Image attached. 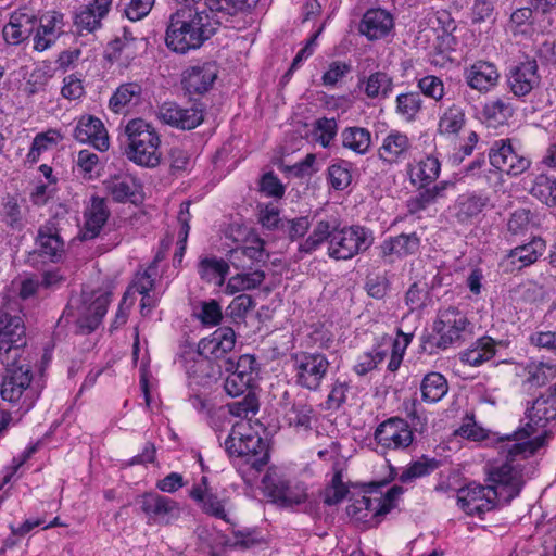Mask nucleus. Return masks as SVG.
Listing matches in <instances>:
<instances>
[{
	"label": "nucleus",
	"instance_id": "nucleus-1",
	"mask_svg": "<svg viewBox=\"0 0 556 556\" xmlns=\"http://www.w3.org/2000/svg\"><path fill=\"white\" fill-rule=\"evenodd\" d=\"M544 444V437L532 441L507 444L503 452L505 462L489 471L486 486L470 483L457 492V504L468 515H481L494 508L495 500L508 504L519 495L523 484V460L533 455Z\"/></svg>",
	"mask_w": 556,
	"mask_h": 556
},
{
	"label": "nucleus",
	"instance_id": "nucleus-2",
	"mask_svg": "<svg viewBox=\"0 0 556 556\" xmlns=\"http://www.w3.org/2000/svg\"><path fill=\"white\" fill-rule=\"evenodd\" d=\"M220 20L212 11L200 10L194 4L176 9L168 17L165 43L176 53L185 54L201 48L217 31Z\"/></svg>",
	"mask_w": 556,
	"mask_h": 556
},
{
	"label": "nucleus",
	"instance_id": "nucleus-3",
	"mask_svg": "<svg viewBox=\"0 0 556 556\" xmlns=\"http://www.w3.org/2000/svg\"><path fill=\"white\" fill-rule=\"evenodd\" d=\"M128 146L125 150L127 157L134 163L155 167L160 164V137L155 129L142 118H135L125 127Z\"/></svg>",
	"mask_w": 556,
	"mask_h": 556
},
{
	"label": "nucleus",
	"instance_id": "nucleus-4",
	"mask_svg": "<svg viewBox=\"0 0 556 556\" xmlns=\"http://www.w3.org/2000/svg\"><path fill=\"white\" fill-rule=\"evenodd\" d=\"M5 376L1 383V396L11 403L21 402V409L28 412L38 400L40 390L31 383V366L23 356L12 365H3Z\"/></svg>",
	"mask_w": 556,
	"mask_h": 556
},
{
	"label": "nucleus",
	"instance_id": "nucleus-5",
	"mask_svg": "<svg viewBox=\"0 0 556 556\" xmlns=\"http://www.w3.org/2000/svg\"><path fill=\"white\" fill-rule=\"evenodd\" d=\"M225 450L230 456L244 458V463L260 472L269 462V447L263 438L242 422H237L227 439Z\"/></svg>",
	"mask_w": 556,
	"mask_h": 556
},
{
	"label": "nucleus",
	"instance_id": "nucleus-6",
	"mask_svg": "<svg viewBox=\"0 0 556 556\" xmlns=\"http://www.w3.org/2000/svg\"><path fill=\"white\" fill-rule=\"evenodd\" d=\"M528 421L511 434L514 443H523L532 441L531 435L536 433L539 429L545 428L546 425L556 418V383L549 387L545 393L533 401L531 407L526 410ZM544 437V444L547 438V431L539 434ZM538 438V435H536ZM535 437L533 438V440Z\"/></svg>",
	"mask_w": 556,
	"mask_h": 556
},
{
	"label": "nucleus",
	"instance_id": "nucleus-7",
	"mask_svg": "<svg viewBox=\"0 0 556 556\" xmlns=\"http://www.w3.org/2000/svg\"><path fill=\"white\" fill-rule=\"evenodd\" d=\"M374 242L370 230L362 226L333 227L328 244V255L338 261H348L368 250Z\"/></svg>",
	"mask_w": 556,
	"mask_h": 556
},
{
	"label": "nucleus",
	"instance_id": "nucleus-8",
	"mask_svg": "<svg viewBox=\"0 0 556 556\" xmlns=\"http://www.w3.org/2000/svg\"><path fill=\"white\" fill-rule=\"evenodd\" d=\"M111 294L102 292L99 295L83 293L79 299L72 300L64 311L67 317H74L81 333H90L100 325L106 314Z\"/></svg>",
	"mask_w": 556,
	"mask_h": 556
},
{
	"label": "nucleus",
	"instance_id": "nucleus-9",
	"mask_svg": "<svg viewBox=\"0 0 556 556\" xmlns=\"http://www.w3.org/2000/svg\"><path fill=\"white\" fill-rule=\"evenodd\" d=\"M26 345V328L23 318L17 314L0 309V364L12 365L24 354Z\"/></svg>",
	"mask_w": 556,
	"mask_h": 556
},
{
	"label": "nucleus",
	"instance_id": "nucleus-10",
	"mask_svg": "<svg viewBox=\"0 0 556 556\" xmlns=\"http://www.w3.org/2000/svg\"><path fill=\"white\" fill-rule=\"evenodd\" d=\"M254 365L255 358L249 354L241 355L237 361L225 359L218 363L219 371L228 374L224 389L229 396H240L250 390L254 381Z\"/></svg>",
	"mask_w": 556,
	"mask_h": 556
},
{
	"label": "nucleus",
	"instance_id": "nucleus-11",
	"mask_svg": "<svg viewBox=\"0 0 556 556\" xmlns=\"http://www.w3.org/2000/svg\"><path fill=\"white\" fill-rule=\"evenodd\" d=\"M329 361L321 353L302 352L293 356L295 383L303 389L317 391L325 378Z\"/></svg>",
	"mask_w": 556,
	"mask_h": 556
},
{
	"label": "nucleus",
	"instance_id": "nucleus-12",
	"mask_svg": "<svg viewBox=\"0 0 556 556\" xmlns=\"http://www.w3.org/2000/svg\"><path fill=\"white\" fill-rule=\"evenodd\" d=\"M136 503L148 525L168 526L180 516L178 503L157 492H146L137 496Z\"/></svg>",
	"mask_w": 556,
	"mask_h": 556
},
{
	"label": "nucleus",
	"instance_id": "nucleus-13",
	"mask_svg": "<svg viewBox=\"0 0 556 556\" xmlns=\"http://www.w3.org/2000/svg\"><path fill=\"white\" fill-rule=\"evenodd\" d=\"M375 440L383 452L404 451L413 444L414 432L405 419L392 417L376 428Z\"/></svg>",
	"mask_w": 556,
	"mask_h": 556
},
{
	"label": "nucleus",
	"instance_id": "nucleus-14",
	"mask_svg": "<svg viewBox=\"0 0 556 556\" xmlns=\"http://www.w3.org/2000/svg\"><path fill=\"white\" fill-rule=\"evenodd\" d=\"M236 344V333L230 327H222L216 329L208 338L202 339L198 344V353L203 358L197 362L202 367L207 365L208 359H214L216 364L223 363L225 359H233L228 354L233 350Z\"/></svg>",
	"mask_w": 556,
	"mask_h": 556
},
{
	"label": "nucleus",
	"instance_id": "nucleus-15",
	"mask_svg": "<svg viewBox=\"0 0 556 556\" xmlns=\"http://www.w3.org/2000/svg\"><path fill=\"white\" fill-rule=\"evenodd\" d=\"M469 325L467 317L455 307H448L440 312L434 323V331L439 334L437 346L447 349L464 340L466 328Z\"/></svg>",
	"mask_w": 556,
	"mask_h": 556
},
{
	"label": "nucleus",
	"instance_id": "nucleus-16",
	"mask_svg": "<svg viewBox=\"0 0 556 556\" xmlns=\"http://www.w3.org/2000/svg\"><path fill=\"white\" fill-rule=\"evenodd\" d=\"M489 160L493 167L511 176L525 173L531 165L530 159L519 154L509 140L495 141L490 149Z\"/></svg>",
	"mask_w": 556,
	"mask_h": 556
},
{
	"label": "nucleus",
	"instance_id": "nucleus-17",
	"mask_svg": "<svg viewBox=\"0 0 556 556\" xmlns=\"http://www.w3.org/2000/svg\"><path fill=\"white\" fill-rule=\"evenodd\" d=\"M157 117L172 127L190 130L203 122L204 115L203 110L195 105L184 108L175 102H165L159 108Z\"/></svg>",
	"mask_w": 556,
	"mask_h": 556
},
{
	"label": "nucleus",
	"instance_id": "nucleus-18",
	"mask_svg": "<svg viewBox=\"0 0 556 556\" xmlns=\"http://www.w3.org/2000/svg\"><path fill=\"white\" fill-rule=\"evenodd\" d=\"M35 242L39 256L52 263L62 261L64 240L60 236L56 218H50L39 227Z\"/></svg>",
	"mask_w": 556,
	"mask_h": 556
},
{
	"label": "nucleus",
	"instance_id": "nucleus-19",
	"mask_svg": "<svg viewBox=\"0 0 556 556\" xmlns=\"http://www.w3.org/2000/svg\"><path fill=\"white\" fill-rule=\"evenodd\" d=\"M388 481L381 480L377 482H370L365 490L368 503L366 505L367 518L380 517L388 514L396 503V500L403 494L404 489L401 485L391 486L383 495L380 489L386 486Z\"/></svg>",
	"mask_w": 556,
	"mask_h": 556
},
{
	"label": "nucleus",
	"instance_id": "nucleus-20",
	"mask_svg": "<svg viewBox=\"0 0 556 556\" xmlns=\"http://www.w3.org/2000/svg\"><path fill=\"white\" fill-rule=\"evenodd\" d=\"M538 70V63L534 59L511 66L507 75L510 91L519 98L529 94L540 85L541 78Z\"/></svg>",
	"mask_w": 556,
	"mask_h": 556
},
{
	"label": "nucleus",
	"instance_id": "nucleus-21",
	"mask_svg": "<svg viewBox=\"0 0 556 556\" xmlns=\"http://www.w3.org/2000/svg\"><path fill=\"white\" fill-rule=\"evenodd\" d=\"M37 16L27 8L14 11L10 22L3 27V38L10 45H18L36 29Z\"/></svg>",
	"mask_w": 556,
	"mask_h": 556
},
{
	"label": "nucleus",
	"instance_id": "nucleus-22",
	"mask_svg": "<svg viewBox=\"0 0 556 556\" xmlns=\"http://www.w3.org/2000/svg\"><path fill=\"white\" fill-rule=\"evenodd\" d=\"M217 74V66L212 62L191 66L184 72V88L191 96L203 94L213 87Z\"/></svg>",
	"mask_w": 556,
	"mask_h": 556
},
{
	"label": "nucleus",
	"instance_id": "nucleus-23",
	"mask_svg": "<svg viewBox=\"0 0 556 556\" xmlns=\"http://www.w3.org/2000/svg\"><path fill=\"white\" fill-rule=\"evenodd\" d=\"M64 14L58 11L47 12L40 17L34 36V49L42 52L49 49L64 33Z\"/></svg>",
	"mask_w": 556,
	"mask_h": 556
},
{
	"label": "nucleus",
	"instance_id": "nucleus-24",
	"mask_svg": "<svg viewBox=\"0 0 556 556\" xmlns=\"http://www.w3.org/2000/svg\"><path fill=\"white\" fill-rule=\"evenodd\" d=\"M73 136L77 141L90 143L99 151H106L110 147L109 135L103 123L91 115L80 117Z\"/></svg>",
	"mask_w": 556,
	"mask_h": 556
},
{
	"label": "nucleus",
	"instance_id": "nucleus-25",
	"mask_svg": "<svg viewBox=\"0 0 556 556\" xmlns=\"http://www.w3.org/2000/svg\"><path fill=\"white\" fill-rule=\"evenodd\" d=\"M265 490L271 501L282 507H293L307 500V492L303 484L291 485L283 480L264 479Z\"/></svg>",
	"mask_w": 556,
	"mask_h": 556
},
{
	"label": "nucleus",
	"instance_id": "nucleus-26",
	"mask_svg": "<svg viewBox=\"0 0 556 556\" xmlns=\"http://www.w3.org/2000/svg\"><path fill=\"white\" fill-rule=\"evenodd\" d=\"M412 150V141L406 134L391 130L378 150L379 159L386 164H397L406 161Z\"/></svg>",
	"mask_w": 556,
	"mask_h": 556
},
{
	"label": "nucleus",
	"instance_id": "nucleus-27",
	"mask_svg": "<svg viewBox=\"0 0 556 556\" xmlns=\"http://www.w3.org/2000/svg\"><path fill=\"white\" fill-rule=\"evenodd\" d=\"M420 247V238L416 232L401 233L395 237L386 239L380 249V256L386 263L392 264L395 258L405 257L418 252Z\"/></svg>",
	"mask_w": 556,
	"mask_h": 556
},
{
	"label": "nucleus",
	"instance_id": "nucleus-28",
	"mask_svg": "<svg viewBox=\"0 0 556 556\" xmlns=\"http://www.w3.org/2000/svg\"><path fill=\"white\" fill-rule=\"evenodd\" d=\"M393 16L386 10L369 9L363 15L358 30L369 40L386 37L393 28Z\"/></svg>",
	"mask_w": 556,
	"mask_h": 556
},
{
	"label": "nucleus",
	"instance_id": "nucleus-29",
	"mask_svg": "<svg viewBox=\"0 0 556 556\" xmlns=\"http://www.w3.org/2000/svg\"><path fill=\"white\" fill-rule=\"evenodd\" d=\"M113 0H92L83 7L74 17V25L79 34L93 33L101 27V21L110 12Z\"/></svg>",
	"mask_w": 556,
	"mask_h": 556
},
{
	"label": "nucleus",
	"instance_id": "nucleus-30",
	"mask_svg": "<svg viewBox=\"0 0 556 556\" xmlns=\"http://www.w3.org/2000/svg\"><path fill=\"white\" fill-rule=\"evenodd\" d=\"M190 497L200 504L204 514L233 526L226 513V507L229 503L228 497L220 498L212 492L211 488H202V485L193 486L190 491Z\"/></svg>",
	"mask_w": 556,
	"mask_h": 556
},
{
	"label": "nucleus",
	"instance_id": "nucleus-31",
	"mask_svg": "<svg viewBox=\"0 0 556 556\" xmlns=\"http://www.w3.org/2000/svg\"><path fill=\"white\" fill-rule=\"evenodd\" d=\"M85 227L83 238L90 240L96 238L110 216V210L103 198L93 195L90 199V204L86 207L85 213Z\"/></svg>",
	"mask_w": 556,
	"mask_h": 556
},
{
	"label": "nucleus",
	"instance_id": "nucleus-32",
	"mask_svg": "<svg viewBox=\"0 0 556 556\" xmlns=\"http://www.w3.org/2000/svg\"><path fill=\"white\" fill-rule=\"evenodd\" d=\"M500 74L495 65L484 61L476 62L466 74L468 85L480 92H486L493 88Z\"/></svg>",
	"mask_w": 556,
	"mask_h": 556
},
{
	"label": "nucleus",
	"instance_id": "nucleus-33",
	"mask_svg": "<svg viewBox=\"0 0 556 556\" xmlns=\"http://www.w3.org/2000/svg\"><path fill=\"white\" fill-rule=\"evenodd\" d=\"M142 91V86L137 81L122 84L110 98L109 108L121 113L129 105H137L141 101Z\"/></svg>",
	"mask_w": 556,
	"mask_h": 556
},
{
	"label": "nucleus",
	"instance_id": "nucleus-34",
	"mask_svg": "<svg viewBox=\"0 0 556 556\" xmlns=\"http://www.w3.org/2000/svg\"><path fill=\"white\" fill-rule=\"evenodd\" d=\"M142 47V39H130V41L112 40L108 45L106 56L111 62L128 66L137 58Z\"/></svg>",
	"mask_w": 556,
	"mask_h": 556
},
{
	"label": "nucleus",
	"instance_id": "nucleus-35",
	"mask_svg": "<svg viewBox=\"0 0 556 556\" xmlns=\"http://www.w3.org/2000/svg\"><path fill=\"white\" fill-rule=\"evenodd\" d=\"M342 146L356 154H366L371 147V134L367 128L352 126L341 131Z\"/></svg>",
	"mask_w": 556,
	"mask_h": 556
},
{
	"label": "nucleus",
	"instance_id": "nucleus-36",
	"mask_svg": "<svg viewBox=\"0 0 556 556\" xmlns=\"http://www.w3.org/2000/svg\"><path fill=\"white\" fill-rule=\"evenodd\" d=\"M495 355V342L490 337L478 339L471 348L460 354V361L470 366H480Z\"/></svg>",
	"mask_w": 556,
	"mask_h": 556
},
{
	"label": "nucleus",
	"instance_id": "nucleus-37",
	"mask_svg": "<svg viewBox=\"0 0 556 556\" xmlns=\"http://www.w3.org/2000/svg\"><path fill=\"white\" fill-rule=\"evenodd\" d=\"M420 391L424 402L437 403L447 393L448 383L442 374L432 371L421 380Z\"/></svg>",
	"mask_w": 556,
	"mask_h": 556
},
{
	"label": "nucleus",
	"instance_id": "nucleus-38",
	"mask_svg": "<svg viewBox=\"0 0 556 556\" xmlns=\"http://www.w3.org/2000/svg\"><path fill=\"white\" fill-rule=\"evenodd\" d=\"M546 249L545 241L541 238H534L530 242L518 245L508 252V258L518 261L519 268L534 264Z\"/></svg>",
	"mask_w": 556,
	"mask_h": 556
},
{
	"label": "nucleus",
	"instance_id": "nucleus-39",
	"mask_svg": "<svg viewBox=\"0 0 556 556\" xmlns=\"http://www.w3.org/2000/svg\"><path fill=\"white\" fill-rule=\"evenodd\" d=\"M106 192L115 202H126L135 195L137 190L136 180L128 175L112 176L103 182Z\"/></svg>",
	"mask_w": 556,
	"mask_h": 556
},
{
	"label": "nucleus",
	"instance_id": "nucleus-40",
	"mask_svg": "<svg viewBox=\"0 0 556 556\" xmlns=\"http://www.w3.org/2000/svg\"><path fill=\"white\" fill-rule=\"evenodd\" d=\"M488 203V198L475 193L462 194L455 204V216L460 223H466L480 214Z\"/></svg>",
	"mask_w": 556,
	"mask_h": 556
},
{
	"label": "nucleus",
	"instance_id": "nucleus-41",
	"mask_svg": "<svg viewBox=\"0 0 556 556\" xmlns=\"http://www.w3.org/2000/svg\"><path fill=\"white\" fill-rule=\"evenodd\" d=\"M260 0H207L208 9L212 14L219 20L224 16H233L240 12H244L254 8Z\"/></svg>",
	"mask_w": 556,
	"mask_h": 556
},
{
	"label": "nucleus",
	"instance_id": "nucleus-42",
	"mask_svg": "<svg viewBox=\"0 0 556 556\" xmlns=\"http://www.w3.org/2000/svg\"><path fill=\"white\" fill-rule=\"evenodd\" d=\"M530 193L549 207L556 206V178L540 174L534 178Z\"/></svg>",
	"mask_w": 556,
	"mask_h": 556
},
{
	"label": "nucleus",
	"instance_id": "nucleus-43",
	"mask_svg": "<svg viewBox=\"0 0 556 556\" xmlns=\"http://www.w3.org/2000/svg\"><path fill=\"white\" fill-rule=\"evenodd\" d=\"M264 247L265 241L257 236L248 237L245 244L239 247L245 260L252 263V269L267 264L269 254Z\"/></svg>",
	"mask_w": 556,
	"mask_h": 556
},
{
	"label": "nucleus",
	"instance_id": "nucleus-44",
	"mask_svg": "<svg viewBox=\"0 0 556 556\" xmlns=\"http://www.w3.org/2000/svg\"><path fill=\"white\" fill-rule=\"evenodd\" d=\"M465 125V113L462 108L452 104L439 119L438 130L441 135H457Z\"/></svg>",
	"mask_w": 556,
	"mask_h": 556
},
{
	"label": "nucleus",
	"instance_id": "nucleus-45",
	"mask_svg": "<svg viewBox=\"0 0 556 556\" xmlns=\"http://www.w3.org/2000/svg\"><path fill=\"white\" fill-rule=\"evenodd\" d=\"M229 271V264L224 260L205 257L199 263V274L206 281L223 283Z\"/></svg>",
	"mask_w": 556,
	"mask_h": 556
},
{
	"label": "nucleus",
	"instance_id": "nucleus-46",
	"mask_svg": "<svg viewBox=\"0 0 556 556\" xmlns=\"http://www.w3.org/2000/svg\"><path fill=\"white\" fill-rule=\"evenodd\" d=\"M393 87L392 78L384 72H375L365 81V93L370 99L387 98Z\"/></svg>",
	"mask_w": 556,
	"mask_h": 556
},
{
	"label": "nucleus",
	"instance_id": "nucleus-47",
	"mask_svg": "<svg viewBox=\"0 0 556 556\" xmlns=\"http://www.w3.org/2000/svg\"><path fill=\"white\" fill-rule=\"evenodd\" d=\"M422 100L418 92L401 93L396 97L395 112L406 122L415 121L421 110Z\"/></svg>",
	"mask_w": 556,
	"mask_h": 556
},
{
	"label": "nucleus",
	"instance_id": "nucleus-48",
	"mask_svg": "<svg viewBox=\"0 0 556 556\" xmlns=\"http://www.w3.org/2000/svg\"><path fill=\"white\" fill-rule=\"evenodd\" d=\"M332 228L329 222L319 220L314 227L313 232L300 244L299 250L304 253L316 251L326 240L330 241Z\"/></svg>",
	"mask_w": 556,
	"mask_h": 556
},
{
	"label": "nucleus",
	"instance_id": "nucleus-49",
	"mask_svg": "<svg viewBox=\"0 0 556 556\" xmlns=\"http://www.w3.org/2000/svg\"><path fill=\"white\" fill-rule=\"evenodd\" d=\"M437 460L422 457L412 463L406 469L403 470V472L400 476V481L402 483L412 482L416 478L429 475L437 468Z\"/></svg>",
	"mask_w": 556,
	"mask_h": 556
},
{
	"label": "nucleus",
	"instance_id": "nucleus-50",
	"mask_svg": "<svg viewBox=\"0 0 556 556\" xmlns=\"http://www.w3.org/2000/svg\"><path fill=\"white\" fill-rule=\"evenodd\" d=\"M255 306L253 298L249 294L242 293L237 295L228 305L226 315L229 316L233 323H242L247 314Z\"/></svg>",
	"mask_w": 556,
	"mask_h": 556
},
{
	"label": "nucleus",
	"instance_id": "nucleus-51",
	"mask_svg": "<svg viewBox=\"0 0 556 556\" xmlns=\"http://www.w3.org/2000/svg\"><path fill=\"white\" fill-rule=\"evenodd\" d=\"M258 400L254 392L249 390L241 401L228 405L229 413L236 417L250 418L258 412Z\"/></svg>",
	"mask_w": 556,
	"mask_h": 556
},
{
	"label": "nucleus",
	"instance_id": "nucleus-52",
	"mask_svg": "<svg viewBox=\"0 0 556 556\" xmlns=\"http://www.w3.org/2000/svg\"><path fill=\"white\" fill-rule=\"evenodd\" d=\"M337 122L334 118H319L314 123L313 136L324 148H327L337 135Z\"/></svg>",
	"mask_w": 556,
	"mask_h": 556
},
{
	"label": "nucleus",
	"instance_id": "nucleus-53",
	"mask_svg": "<svg viewBox=\"0 0 556 556\" xmlns=\"http://www.w3.org/2000/svg\"><path fill=\"white\" fill-rule=\"evenodd\" d=\"M2 219L12 230L20 231L24 227L21 207L12 197H8L2 204Z\"/></svg>",
	"mask_w": 556,
	"mask_h": 556
},
{
	"label": "nucleus",
	"instance_id": "nucleus-54",
	"mask_svg": "<svg viewBox=\"0 0 556 556\" xmlns=\"http://www.w3.org/2000/svg\"><path fill=\"white\" fill-rule=\"evenodd\" d=\"M482 112L486 119H491L496 123H503L513 115L514 109L509 102H505L502 99H496L485 103Z\"/></svg>",
	"mask_w": 556,
	"mask_h": 556
},
{
	"label": "nucleus",
	"instance_id": "nucleus-55",
	"mask_svg": "<svg viewBox=\"0 0 556 556\" xmlns=\"http://www.w3.org/2000/svg\"><path fill=\"white\" fill-rule=\"evenodd\" d=\"M331 186L337 190L345 189L352 181L350 164L345 161L332 164L328 169Z\"/></svg>",
	"mask_w": 556,
	"mask_h": 556
},
{
	"label": "nucleus",
	"instance_id": "nucleus-56",
	"mask_svg": "<svg viewBox=\"0 0 556 556\" xmlns=\"http://www.w3.org/2000/svg\"><path fill=\"white\" fill-rule=\"evenodd\" d=\"M287 416L291 426L311 429L314 409L306 404H293Z\"/></svg>",
	"mask_w": 556,
	"mask_h": 556
},
{
	"label": "nucleus",
	"instance_id": "nucleus-57",
	"mask_svg": "<svg viewBox=\"0 0 556 556\" xmlns=\"http://www.w3.org/2000/svg\"><path fill=\"white\" fill-rule=\"evenodd\" d=\"M418 88L424 96L440 101L444 96L443 81L433 75H427L418 80Z\"/></svg>",
	"mask_w": 556,
	"mask_h": 556
},
{
	"label": "nucleus",
	"instance_id": "nucleus-58",
	"mask_svg": "<svg viewBox=\"0 0 556 556\" xmlns=\"http://www.w3.org/2000/svg\"><path fill=\"white\" fill-rule=\"evenodd\" d=\"M311 223L307 216L288 219L281 224V230L289 239L295 240L303 237L309 229Z\"/></svg>",
	"mask_w": 556,
	"mask_h": 556
},
{
	"label": "nucleus",
	"instance_id": "nucleus-59",
	"mask_svg": "<svg viewBox=\"0 0 556 556\" xmlns=\"http://www.w3.org/2000/svg\"><path fill=\"white\" fill-rule=\"evenodd\" d=\"M440 162L434 156H427L418 165V177L422 185L430 184L439 177Z\"/></svg>",
	"mask_w": 556,
	"mask_h": 556
},
{
	"label": "nucleus",
	"instance_id": "nucleus-60",
	"mask_svg": "<svg viewBox=\"0 0 556 556\" xmlns=\"http://www.w3.org/2000/svg\"><path fill=\"white\" fill-rule=\"evenodd\" d=\"M260 191L268 197L281 198L285 193V187L279 178L269 172L262 176Z\"/></svg>",
	"mask_w": 556,
	"mask_h": 556
},
{
	"label": "nucleus",
	"instance_id": "nucleus-61",
	"mask_svg": "<svg viewBox=\"0 0 556 556\" xmlns=\"http://www.w3.org/2000/svg\"><path fill=\"white\" fill-rule=\"evenodd\" d=\"M48 83V76L45 71L37 68L31 72L29 78L26 80L23 91L27 97H33L36 93L45 90Z\"/></svg>",
	"mask_w": 556,
	"mask_h": 556
},
{
	"label": "nucleus",
	"instance_id": "nucleus-62",
	"mask_svg": "<svg viewBox=\"0 0 556 556\" xmlns=\"http://www.w3.org/2000/svg\"><path fill=\"white\" fill-rule=\"evenodd\" d=\"M222 317L220 305L215 300L202 303L199 318L204 325L216 326L222 320Z\"/></svg>",
	"mask_w": 556,
	"mask_h": 556
},
{
	"label": "nucleus",
	"instance_id": "nucleus-63",
	"mask_svg": "<svg viewBox=\"0 0 556 556\" xmlns=\"http://www.w3.org/2000/svg\"><path fill=\"white\" fill-rule=\"evenodd\" d=\"M530 224V212L521 208L515 211L508 219V231L513 235H520L527 231Z\"/></svg>",
	"mask_w": 556,
	"mask_h": 556
},
{
	"label": "nucleus",
	"instance_id": "nucleus-64",
	"mask_svg": "<svg viewBox=\"0 0 556 556\" xmlns=\"http://www.w3.org/2000/svg\"><path fill=\"white\" fill-rule=\"evenodd\" d=\"M63 84L61 93L64 98L68 100H76L84 94V86L81 79L77 75L71 74L66 76Z\"/></svg>",
	"mask_w": 556,
	"mask_h": 556
}]
</instances>
